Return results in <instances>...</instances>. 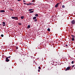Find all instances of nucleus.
Here are the masks:
<instances>
[{"label": "nucleus", "mask_w": 75, "mask_h": 75, "mask_svg": "<svg viewBox=\"0 0 75 75\" xmlns=\"http://www.w3.org/2000/svg\"><path fill=\"white\" fill-rule=\"evenodd\" d=\"M2 24H3L2 25L3 26H5V25H6V23H5V22H3Z\"/></svg>", "instance_id": "423d86ee"}, {"label": "nucleus", "mask_w": 75, "mask_h": 75, "mask_svg": "<svg viewBox=\"0 0 75 75\" xmlns=\"http://www.w3.org/2000/svg\"><path fill=\"white\" fill-rule=\"evenodd\" d=\"M33 5H35V4H33Z\"/></svg>", "instance_id": "c9c22d12"}, {"label": "nucleus", "mask_w": 75, "mask_h": 75, "mask_svg": "<svg viewBox=\"0 0 75 75\" xmlns=\"http://www.w3.org/2000/svg\"><path fill=\"white\" fill-rule=\"evenodd\" d=\"M59 3H57L55 6V7L57 8L58 6V4H59Z\"/></svg>", "instance_id": "39448f33"}, {"label": "nucleus", "mask_w": 75, "mask_h": 75, "mask_svg": "<svg viewBox=\"0 0 75 75\" xmlns=\"http://www.w3.org/2000/svg\"><path fill=\"white\" fill-rule=\"evenodd\" d=\"M30 25H28L27 26V28H30Z\"/></svg>", "instance_id": "9b49d317"}, {"label": "nucleus", "mask_w": 75, "mask_h": 75, "mask_svg": "<svg viewBox=\"0 0 75 75\" xmlns=\"http://www.w3.org/2000/svg\"><path fill=\"white\" fill-rule=\"evenodd\" d=\"M18 1H21V0H18Z\"/></svg>", "instance_id": "c756f323"}, {"label": "nucleus", "mask_w": 75, "mask_h": 75, "mask_svg": "<svg viewBox=\"0 0 75 75\" xmlns=\"http://www.w3.org/2000/svg\"><path fill=\"white\" fill-rule=\"evenodd\" d=\"M1 37H3L4 36V35H3V34H2L1 35Z\"/></svg>", "instance_id": "aec40b11"}, {"label": "nucleus", "mask_w": 75, "mask_h": 75, "mask_svg": "<svg viewBox=\"0 0 75 75\" xmlns=\"http://www.w3.org/2000/svg\"><path fill=\"white\" fill-rule=\"evenodd\" d=\"M32 10H33V9H32L29 10V11H32Z\"/></svg>", "instance_id": "a211bd4d"}, {"label": "nucleus", "mask_w": 75, "mask_h": 75, "mask_svg": "<svg viewBox=\"0 0 75 75\" xmlns=\"http://www.w3.org/2000/svg\"><path fill=\"white\" fill-rule=\"evenodd\" d=\"M71 36L72 37V38H75L74 36L73 35H71Z\"/></svg>", "instance_id": "f8f14e48"}, {"label": "nucleus", "mask_w": 75, "mask_h": 75, "mask_svg": "<svg viewBox=\"0 0 75 75\" xmlns=\"http://www.w3.org/2000/svg\"><path fill=\"white\" fill-rule=\"evenodd\" d=\"M30 5H33V3H30Z\"/></svg>", "instance_id": "cd10ccee"}, {"label": "nucleus", "mask_w": 75, "mask_h": 75, "mask_svg": "<svg viewBox=\"0 0 75 75\" xmlns=\"http://www.w3.org/2000/svg\"><path fill=\"white\" fill-rule=\"evenodd\" d=\"M16 49L17 50L18 49V47L16 46Z\"/></svg>", "instance_id": "4be33fe9"}, {"label": "nucleus", "mask_w": 75, "mask_h": 75, "mask_svg": "<svg viewBox=\"0 0 75 75\" xmlns=\"http://www.w3.org/2000/svg\"><path fill=\"white\" fill-rule=\"evenodd\" d=\"M0 12H1V11H0Z\"/></svg>", "instance_id": "4c0bfd02"}, {"label": "nucleus", "mask_w": 75, "mask_h": 75, "mask_svg": "<svg viewBox=\"0 0 75 75\" xmlns=\"http://www.w3.org/2000/svg\"><path fill=\"white\" fill-rule=\"evenodd\" d=\"M33 12H34L33 11H30V13H33Z\"/></svg>", "instance_id": "2eb2a0df"}, {"label": "nucleus", "mask_w": 75, "mask_h": 75, "mask_svg": "<svg viewBox=\"0 0 75 75\" xmlns=\"http://www.w3.org/2000/svg\"><path fill=\"white\" fill-rule=\"evenodd\" d=\"M38 69H41V67H38Z\"/></svg>", "instance_id": "5701e85b"}, {"label": "nucleus", "mask_w": 75, "mask_h": 75, "mask_svg": "<svg viewBox=\"0 0 75 75\" xmlns=\"http://www.w3.org/2000/svg\"><path fill=\"white\" fill-rule=\"evenodd\" d=\"M23 2H25V0H23Z\"/></svg>", "instance_id": "2f4dec72"}, {"label": "nucleus", "mask_w": 75, "mask_h": 75, "mask_svg": "<svg viewBox=\"0 0 75 75\" xmlns=\"http://www.w3.org/2000/svg\"><path fill=\"white\" fill-rule=\"evenodd\" d=\"M5 61L6 62H8L10 61V60L8 59V57H6V60Z\"/></svg>", "instance_id": "20e7f679"}, {"label": "nucleus", "mask_w": 75, "mask_h": 75, "mask_svg": "<svg viewBox=\"0 0 75 75\" xmlns=\"http://www.w3.org/2000/svg\"><path fill=\"white\" fill-rule=\"evenodd\" d=\"M38 72H40V70L39 69H38Z\"/></svg>", "instance_id": "c85d7f7f"}, {"label": "nucleus", "mask_w": 75, "mask_h": 75, "mask_svg": "<svg viewBox=\"0 0 75 75\" xmlns=\"http://www.w3.org/2000/svg\"><path fill=\"white\" fill-rule=\"evenodd\" d=\"M24 18V16H22L21 17V19H23Z\"/></svg>", "instance_id": "6e6552de"}, {"label": "nucleus", "mask_w": 75, "mask_h": 75, "mask_svg": "<svg viewBox=\"0 0 75 75\" xmlns=\"http://www.w3.org/2000/svg\"><path fill=\"white\" fill-rule=\"evenodd\" d=\"M4 12H5V11L4 10H1V13H4Z\"/></svg>", "instance_id": "0eeeda50"}, {"label": "nucleus", "mask_w": 75, "mask_h": 75, "mask_svg": "<svg viewBox=\"0 0 75 75\" xmlns=\"http://www.w3.org/2000/svg\"><path fill=\"white\" fill-rule=\"evenodd\" d=\"M23 4H25V5H27V3H23Z\"/></svg>", "instance_id": "412c9836"}, {"label": "nucleus", "mask_w": 75, "mask_h": 75, "mask_svg": "<svg viewBox=\"0 0 75 75\" xmlns=\"http://www.w3.org/2000/svg\"><path fill=\"white\" fill-rule=\"evenodd\" d=\"M36 18H37V17H34L33 18V20H35V19H36Z\"/></svg>", "instance_id": "9d476101"}, {"label": "nucleus", "mask_w": 75, "mask_h": 75, "mask_svg": "<svg viewBox=\"0 0 75 75\" xmlns=\"http://www.w3.org/2000/svg\"><path fill=\"white\" fill-rule=\"evenodd\" d=\"M11 10H12V11H13V10L12 9H11Z\"/></svg>", "instance_id": "473e14b6"}, {"label": "nucleus", "mask_w": 75, "mask_h": 75, "mask_svg": "<svg viewBox=\"0 0 75 75\" xmlns=\"http://www.w3.org/2000/svg\"><path fill=\"white\" fill-rule=\"evenodd\" d=\"M71 23L73 25H74L75 24V21L74 20H73L71 21Z\"/></svg>", "instance_id": "f03ea898"}, {"label": "nucleus", "mask_w": 75, "mask_h": 75, "mask_svg": "<svg viewBox=\"0 0 75 75\" xmlns=\"http://www.w3.org/2000/svg\"><path fill=\"white\" fill-rule=\"evenodd\" d=\"M47 31H50V29L48 28L47 29Z\"/></svg>", "instance_id": "4468645a"}, {"label": "nucleus", "mask_w": 75, "mask_h": 75, "mask_svg": "<svg viewBox=\"0 0 75 75\" xmlns=\"http://www.w3.org/2000/svg\"><path fill=\"white\" fill-rule=\"evenodd\" d=\"M35 16L36 17H38V15L37 13H36Z\"/></svg>", "instance_id": "1a4fd4ad"}, {"label": "nucleus", "mask_w": 75, "mask_h": 75, "mask_svg": "<svg viewBox=\"0 0 75 75\" xmlns=\"http://www.w3.org/2000/svg\"><path fill=\"white\" fill-rule=\"evenodd\" d=\"M27 5L28 6L29 5H30V3L29 4H27Z\"/></svg>", "instance_id": "dca6fc26"}, {"label": "nucleus", "mask_w": 75, "mask_h": 75, "mask_svg": "<svg viewBox=\"0 0 75 75\" xmlns=\"http://www.w3.org/2000/svg\"><path fill=\"white\" fill-rule=\"evenodd\" d=\"M11 18H12V19H13V20H18V17H17L12 16L11 17Z\"/></svg>", "instance_id": "f257e3e1"}, {"label": "nucleus", "mask_w": 75, "mask_h": 75, "mask_svg": "<svg viewBox=\"0 0 75 75\" xmlns=\"http://www.w3.org/2000/svg\"><path fill=\"white\" fill-rule=\"evenodd\" d=\"M34 20V21H35V22H36V21H37V19H35Z\"/></svg>", "instance_id": "ddd939ff"}, {"label": "nucleus", "mask_w": 75, "mask_h": 75, "mask_svg": "<svg viewBox=\"0 0 75 75\" xmlns=\"http://www.w3.org/2000/svg\"><path fill=\"white\" fill-rule=\"evenodd\" d=\"M74 68H75V67H74Z\"/></svg>", "instance_id": "58836bf2"}, {"label": "nucleus", "mask_w": 75, "mask_h": 75, "mask_svg": "<svg viewBox=\"0 0 75 75\" xmlns=\"http://www.w3.org/2000/svg\"><path fill=\"white\" fill-rule=\"evenodd\" d=\"M74 65H73L72 66V67H74Z\"/></svg>", "instance_id": "7c9ffc66"}, {"label": "nucleus", "mask_w": 75, "mask_h": 75, "mask_svg": "<svg viewBox=\"0 0 75 75\" xmlns=\"http://www.w3.org/2000/svg\"><path fill=\"white\" fill-rule=\"evenodd\" d=\"M7 58H8H8H11V56H9V57H7Z\"/></svg>", "instance_id": "b1692460"}, {"label": "nucleus", "mask_w": 75, "mask_h": 75, "mask_svg": "<svg viewBox=\"0 0 75 75\" xmlns=\"http://www.w3.org/2000/svg\"><path fill=\"white\" fill-rule=\"evenodd\" d=\"M72 41H74V38H72L71 40Z\"/></svg>", "instance_id": "6ab92c4d"}, {"label": "nucleus", "mask_w": 75, "mask_h": 75, "mask_svg": "<svg viewBox=\"0 0 75 75\" xmlns=\"http://www.w3.org/2000/svg\"><path fill=\"white\" fill-rule=\"evenodd\" d=\"M74 62L73 61H72V62H71V64H74Z\"/></svg>", "instance_id": "a878e982"}, {"label": "nucleus", "mask_w": 75, "mask_h": 75, "mask_svg": "<svg viewBox=\"0 0 75 75\" xmlns=\"http://www.w3.org/2000/svg\"><path fill=\"white\" fill-rule=\"evenodd\" d=\"M35 0H33L32 1V2H35Z\"/></svg>", "instance_id": "393cba45"}, {"label": "nucleus", "mask_w": 75, "mask_h": 75, "mask_svg": "<svg viewBox=\"0 0 75 75\" xmlns=\"http://www.w3.org/2000/svg\"><path fill=\"white\" fill-rule=\"evenodd\" d=\"M65 71H66V69H65Z\"/></svg>", "instance_id": "e433bc0d"}, {"label": "nucleus", "mask_w": 75, "mask_h": 75, "mask_svg": "<svg viewBox=\"0 0 75 75\" xmlns=\"http://www.w3.org/2000/svg\"><path fill=\"white\" fill-rule=\"evenodd\" d=\"M67 30H68L67 29V30L66 29V31H67Z\"/></svg>", "instance_id": "f704fd0d"}, {"label": "nucleus", "mask_w": 75, "mask_h": 75, "mask_svg": "<svg viewBox=\"0 0 75 75\" xmlns=\"http://www.w3.org/2000/svg\"><path fill=\"white\" fill-rule=\"evenodd\" d=\"M62 8H65V6L64 5H62Z\"/></svg>", "instance_id": "f3484780"}, {"label": "nucleus", "mask_w": 75, "mask_h": 75, "mask_svg": "<svg viewBox=\"0 0 75 75\" xmlns=\"http://www.w3.org/2000/svg\"><path fill=\"white\" fill-rule=\"evenodd\" d=\"M71 69V67H68L66 69V71H69V69Z\"/></svg>", "instance_id": "7ed1b4c3"}, {"label": "nucleus", "mask_w": 75, "mask_h": 75, "mask_svg": "<svg viewBox=\"0 0 75 75\" xmlns=\"http://www.w3.org/2000/svg\"><path fill=\"white\" fill-rule=\"evenodd\" d=\"M67 46H68V45H66V46L67 47Z\"/></svg>", "instance_id": "72a5a7b5"}, {"label": "nucleus", "mask_w": 75, "mask_h": 75, "mask_svg": "<svg viewBox=\"0 0 75 75\" xmlns=\"http://www.w3.org/2000/svg\"><path fill=\"white\" fill-rule=\"evenodd\" d=\"M18 24L19 25H21V23H18Z\"/></svg>", "instance_id": "bb28decb"}]
</instances>
